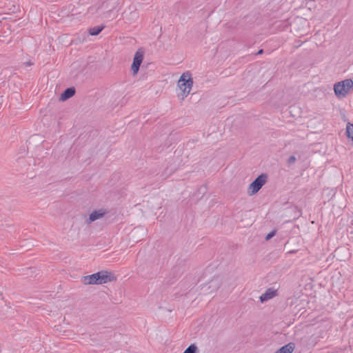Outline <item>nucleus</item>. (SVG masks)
Returning a JSON list of instances; mask_svg holds the SVG:
<instances>
[{"label":"nucleus","instance_id":"nucleus-4","mask_svg":"<svg viewBox=\"0 0 353 353\" xmlns=\"http://www.w3.org/2000/svg\"><path fill=\"white\" fill-rule=\"evenodd\" d=\"M266 181V174H262L259 175L253 182L249 185L248 194L250 196L255 194L265 184Z\"/></svg>","mask_w":353,"mask_h":353},{"label":"nucleus","instance_id":"nucleus-3","mask_svg":"<svg viewBox=\"0 0 353 353\" xmlns=\"http://www.w3.org/2000/svg\"><path fill=\"white\" fill-rule=\"evenodd\" d=\"M353 90V81L347 79L334 85V92L338 98H344Z\"/></svg>","mask_w":353,"mask_h":353},{"label":"nucleus","instance_id":"nucleus-16","mask_svg":"<svg viewBox=\"0 0 353 353\" xmlns=\"http://www.w3.org/2000/svg\"><path fill=\"white\" fill-rule=\"evenodd\" d=\"M262 52H263V50H261L259 51L258 54H261Z\"/></svg>","mask_w":353,"mask_h":353},{"label":"nucleus","instance_id":"nucleus-13","mask_svg":"<svg viewBox=\"0 0 353 353\" xmlns=\"http://www.w3.org/2000/svg\"><path fill=\"white\" fill-rule=\"evenodd\" d=\"M197 347L194 345H190L183 353H196Z\"/></svg>","mask_w":353,"mask_h":353},{"label":"nucleus","instance_id":"nucleus-7","mask_svg":"<svg viewBox=\"0 0 353 353\" xmlns=\"http://www.w3.org/2000/svg\"><path fill=\"white\" fill-rule=\"evenodd\" d=\"M107 213L106 210L103 208H101L97 210H94L89 215L88 221H87L88 223H90L92 222H94L98 219H102L104 215Z\"/></svg>","mask_w":353,"mask_h":353},{"label":"nucleus","instance_id":"nucleus-9","mask_svg":"<svg viewBox=\"0 0 353 353\" xmlns=\"http://www.w3.org/2000/svg\"><path fill=\"white\" fill-rule=\"evenodd\" d=\"M75 93V90L72 88H67L61 95V100L65 101L72 97Z\"/></svg>","mask_w":353,"mask_h":353},{"label":"nucleus","instance_id":"nucleus-2","mask_svg":"<svg viewBox=\"0 0 353 353\" xmlns=\"http://www.w3.org/2000/svg\"><path fill=\"white\" fill-rule=\"evenodd\" d=\"M113 279L114 276L111 272L101 271L83 276L81 281L85 285H101L110 282Z\"/></svg>","mask_w":353,"mask_h":353},{"label":"nucleus","instance_id":"nucleus-1","mask_svg":"<svg viewBox=\"0 0 353 353\" xmlns=\"http://www.w3.org/2000/svg\"><path fill=\"white\" fill-rule=\"evenodd\" d=\"M193 87V79L190 72H183L177 81V88L179 90L177 96L179 99L184 100L190 93Z\"/></svg>","mask_w":353,"mask_h":353},{"label":"nucleus","instance_id":"nucleus-15","mask_svg":"<svg viewBox=\"0 0 353 353\" xmlns=\"http://www.w3.org/2000/svg\"><path fill=\"white\" fill-rule=\"evenodd\" d=\"M295 161H296V158L294 156L290 157L289 159L290 163H294Z\"/></svg>","mask_w":353,"mask_h":353},{"label":"nucleus","instance_id":"nucleus-5","mask_svg":"<svg viewBox=\"0 0 353 353\" xmlns=\"http://www.w3.org/2000/svg\"><path fill=\"white\" fill-rule=\"evenodd\" d=\"M221 283L222 279L220 276H214L202 288L203 293L210 294L216 291L221 287Z\"/></svg>","mask_w":353,"mask_h":353},{"label":"nucleus","instance_id":"nucleus-12","mask_svg":"<svg viewBox=\"0 0 353 353\" xmlns=\"http://www.w3.org/2000/svg\"><path fill=\"white\" fill-rule=\"evenodd\" d=\"M346 134L348 139L353 141V124L347 123L346 127Z\"/></svg>","mask_w":353,"mask_h":353},{"label":"nucleus","instance_id":"nucleus-8","mask_svg":"<svg viewBox=\"0 0 353 353\" xmlns=\"http://www.w3.org/2000/svg\"><path fill=\"white\" fill-rule=\"evenodd\" d=\"M277 295V290L273 288L268 289L261 296V302L267 301Z\"/></svg>","mask_w":353,"mask_h":353},{"label":"nucleus","instance_id":"nucleus-14","mask_svg":"<svg viewBox=\"0 0 353 353\" xmlns=\"http://www.w3.org/2000/svg\"><path fill=\"white\" fill-rule=\"evenodd\" d=\"M275 235V232H271L270 233H269L267 236H266V240H269L271 238H272Z\"/></svg>","mask_w":353,"mask_h":353},{"label":"nucleus","instance_id":"nucleus-11","mask_svg":"<svg viewBox=\"0 0 353 353\" xmlns=\"http://www.w3.org/2000/svg\"><path fill=\"white\" fill-rule=\"evenodd\" d=\"M103 26H97L90 28L89 33L90 35H98L103 29Z\"/></svg>","mask_w":353,"mask_h":353},{"label":"nucleus","instance_id":"nucleus-10","mask_svg":"<svg viewBox=\"0 0 353 353\" xmlns=\"http://www.w3.org/2000/svg\"><path fill=\"white\" fill-rule=\"evenodd\" d=\"M294 345L289 343L281 348L276 353H292L294 350Z\"/></svg>","mask_w":353,"mask_h":353},{"label":"nucleus","instance_id":"nucleus-6","mask_svg":"<svg viewBox=\"0 0 353 353\" xmlns=\"http://www.w3.org/2000/svg\"><path fill=\"white\" fill-rule=\"evenodd\" d=\"M144 58V52L142 49L138 50L134 56L133 61L131 65V71L133 76H136L139 70V67Z\"/></svg>","mask_w":353,"mask_h":353}]
</instances>
